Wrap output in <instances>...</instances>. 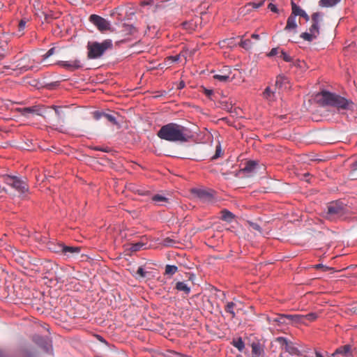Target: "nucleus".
Returning <instances> with one entry per match:
<instances>
[{
  "instance_id": "nucleus-1",
  "label": "nucleus",
  "mask_w": 357,
  "mask_h": 357,
  "mask_svg": "<svg viewBox=\"0 0 357 357\" xmlns=\"http://www.w3.org/2000/svg\"><path fill=\"white\" fill-rule=\"evenodd\" d=\"M188 129L179 124L174 123H167L160 128L158 130L157 135L161 139L168 142H187Z\"/></svg>"
},
{
  "instance_id": "nucleus-2",
  "label": "nucleus",
  "mask_w": 357,
  "mask_h": 357,
  "mask_svg": "<svg viewBox=\"0 0 357 357\" xmlns=\"http://www.w3.org/2000/svg\"><path fill=\"white\" fill-rule=\"evenodd\" d=\"M321 101L323 105H329L337 109H347L350 105H352V102L347 99L328 91H324L321 93Z\"/></svg>"
},
{
  "instance_id": "nucleus-3",
  "label": "nucleus",
  "mask_w": 357,
  "mask_h": 357,
  "mask_svg": "<svg viewBox=\"0 0 357 357\" xmlns=\"http://www.w3.org/2000/svg\"><path fill=\"white\" fill-rule=\"evenodd\" d=\"M112 42L109 39L103 40L102 43L89 42L87 44V56L89 59H96L101 57L104 53L112 48Z\"/></svg>"
},
{
  "instance_id": "nucleus-4",
  "label": "nucleus",
  "mask_w": 357,
  "mask_h": 357,
  "mask_svg": "<svg viewBox=\"0 0 357 357\" xmlns=\"http://www.w3.org/2000/svg\"><path fill=\"white\" fill-rule=\"evenodd\" d=\"M323 14L321 13H314L312 16V25L309 28V31L303 32L300 37L304 40L311 42L317 39L320 33L319 25L322 21Z\"/></svg>"
},
{
  "instance_id": "nucleus-5",
  "label": "nucleus",
  "mask_w": 357,
  "mask_h": 357,
  "mask_svg": "<svg viewBox=\"0 0 357 357\" xmlns=\"http://www.w3.org/2000/svg\"><path fill=\"white\" fill-rule=\"evenodd\" d=\"M347 213V207L340 202H333L330 203L326 207L325 212L326 218L333 220L343 217Z\"/></svg>"
},
{
  "instance_id": "nucleus-6",
  "label": "nucleus",
  "mask_w": 357,
  "mask_h": 357,
  "mask_svg": "<svg viewBox=\"0 0 357 357\" xmlns=\"http://www.w3.org/2000/svg\"><path fill=\"white\" fill-rule=\"evenodd\" d=\"M4 182L20 195H24L29 190L27 183L17 176L6 175L4 176Z\"/></svg>"
},
{
  "instance_id": "nucleus-7",
  "label": "nucleus",
  "mask_w": 357,
  "mask_h": 357,
  "mask_svg": "<svg viewBox=\"0 0 357 357\" xmlns=\"http://www.w3.org/2000/svg\"><path fill=\"white\" fill-rule=\"evenodd\" d=\"M89 21L93 23L100 31L109 30L110 28L109 22L105 18L98 15H91L89 17Z\"/></svg>"
},
{
  "instance_id": "nucleus-8",
  "label": "nucleus",
  "mask_w": 357,
  "mask_h": 357,
  "mask_svg": "<svg viewBox=\"0 0 357 357\" xmlns=\"http://www.w3.org/2000/svg\"><path fill=\"white\" fill-rule=\"evenodd\" d=\"M81 248L78 246H67L63 244L58 245V250H54L55 252L62 253L67 257H74L79 254Z\"/></svg>"
},
{
  "instance_id": "nucleus-9",
  "label": "nucleus",
  "mask_w": 357,
  "mask_h": 357,
  "mask_svg": "<svg viewBox=\"0 0 357 357\" xmlns=\"http://www.w3.org/2000/svg\"><path fill=\"white\" fill-rule=\"evenodd\" d=\"M59 65L67 70L72 71L82 68V63L79 59L66 61H61L59 62Z\"/></svg>"
},
{
  "instance_id": "nucleus-10",
  "label": "nucleus",
  "mask_w": 357,
  "mask_h": 357,
  "mask_svg": "<svg viewBox=\"0 0 357 357\" xmlns=\"http://www.w3.org/2000/svg\"><path fill=\"white\" fill-rule=\"evenodd\" d=\"M351 347L349 344L337 348L331 357H347L351 355Z\"/></svg>"
},
{
  "instance_id": "nucleus-11",
  "label": "nucleus",
  "mask_w": 357,
  "mask_h": 357,
  "mask_svg": "<svg viewBox=\"0 0 357 357\" xmlns=\"http://www.w3.org/2000/svg\"><path fill=\"white\" fill-rule=\"evenodd\" d=\"M252 357H260L264 354L263 346L258 342H253L251 344Z\"/></svg>"
},
{
  "instance_id": "nucleus-12",
  "label": "nucleus",
  "mask_w": 357,
  "mask_h": 357,
  "mask_svg": "<svg viewBox=\"0 0 357 357\" xmlns=\"http://www.w3.org/2000/svg\"><path fill=\"white\" fill-rule=\"evenodd\" d=\"M17 111L24 116L29 117L31 114L40 115L36 107H23L17 109Z\"/></svg>"
},
{
  "instance_id": "nucleus-13",
  "label": "nucleus",
  "mask_w": 357,
  "mask_h": 357,
  "mask_svg": "<svg viewBox=\"0 0 357 357\" xmlns=\"http://www.w3.org/2000/svg\"><path fill=\"white\" fill-rule=\"evenodd\" d=\"M197 196L204 202H210L213 199L212 194L205 190L197 189L193 191Z\"/></svg>"
},
{
  "instance_id": "nucleus-14",
  "label": "nucleus",
  "mask_w": 357,
  "mask_h": 357,
  "mask_svg": "<svg viewBox=\"0 0 357 357\" xmlns=\"http://www.w3.org/2000/svg\"><path fill=\"white\" fill-rule=\"evenodd\" d=\"M296 20V18L294 15H290L287 19L284 30L287 31H294V32L296 33V29L298 26Z\"/></svg>"
},
{
  "instance_id": "nucleus-15",
  "label": "nucleus",
  "mask_w": 357,
  "mask_h": 357,
  "mask_svg": "<svg viewBox=\"0 0 357 357\" xmlns=\"http://www.w3.org/2000/svg\"><path fill=\"white\" fill-rule=\"evenodd\" d=\"M268 323L275 322L279 324H288L287 314H278L275 317H269L266 318Z\"/></svg>"
},
{
  "instance_id": "nucleus-16",
  "label": "nucleus",
  "mask_w": 357,
  "mask_h": 357,
  "mask_svg": "<svg viewBox=\"0 0 357 357\" xmlns=\"http://www.w3.org/2000/svg\"><path fill=\"white\" fill-rule=\"evenodd\" d=\"M52 108L55 111V114L56 116V119L52 120L51 121L53 123H59L60 121H63L64 120V112L63 111V108L61 107L52 106Z\"/></svg>"
},
{
  "instance_id": "nucleus-17",
  "label": "nucleus",
  "mask_w": 357,
  "mask_h": 357,
  "mask_svg": "<svg viewBox=\"0 0 357 357\" xmlns=\"http://www.w3.org/2000/svg\"><path fill=\"white\" fill-rule=\"evenodd\" d=\"M253 43L250 39H243V36L241 37V40L238 43V45L245 50H250L253 47Z\"/></svg>"
},
{
  "instance_id": "nucleus-18",
  "label": "nucleus",
  "mask_w": 357,
  "mask_h": 357,
  "mask_svg": "<svg viewBox=\"0 0 357 357\" xmlns=\"http://www.w3.org/2000/svg\"><path fill=\"white\" fill-rule=\"evenodd\" d=\"M287 320L292 323H304L303 314H287Z\"/></svg>"
},
{
  "instance_id": "nucleus-19",
  "label": "nucleus",
  "mask_w": 357,
  "mask_h": 357,
  "mask_svg": "<svg viewBox=\"0 0 357 357\" xmlns=\"http://www.w3.org/2000/svg\"><path fill=\"white\" fill-rule=\"evenodd\" d=\"M283 350L291 355H298L300 353L299 350L291 342H289V343L284 346Z\"/></svg>"
},
{
  "instance_id": "nucleus-20",
  "label": "nucleus",
  "mask_w": 357,
  "mask_h": 357,
  "mask_svg": "<svg viewBox=\"0 0 357 357\" xmlns=\"http://www.w3.org/2000/svg\"><path fill=\"white\" fill-rule=\"evenodd\" d=\"M291 15H294L296 18V16H301L303 13L305 12L303 9L300 8L298 5H296L294 1H291Z\"/></svg>"
},
{
  "instance_id": "nucleus-21",
  "label": "nucleus",
  "mask_w": 357,
  "mask_h": 357,
  "mask_svg": "<svg viewBox=\"0 0 357 357\" xmlns=\"http://www.w3.org/2000/svg\"><path fill=\"white\" fill-rule=\"evenodd\" d=\"M175 288L180 291H183L185 294H189L190 292V287H189L185 282H178L176 284Z\"/></svg>"
},
{
  "instance_id": "nucleus-22",
  "label": "nucleus",
  "mask_w": 357,
  "mask_h": 357,
  "mask_svg": "<svg viewBox=\"0 0 357 357\" xmlns=\"http://www.w3.org/2000/svg\"><path fill=\"white\" fill-rule=\"evenodd\" d=\"M236 304L234 302H227L225 310L226 312L229 313L232 318L235 317L236 313L234 311V308L236 307Z\"/></svg>"
},
{
  "instance_id": "nucleus-23",
  "label": "nucleus",
  "mask_w": 357,
  "mask_h": 357,
  "mask_svg": "<svg viewBox=\"0 0 357 357\" xmlns=\"http://www.w3.org/2000/svg\"><path fill=\"white\" fill-rule=\"evenodd\" d=\"M275 92L273 91L271 87L268 86L264 91L263 95L266 99L268 100L269 101H273L275 100Z\"/></svg>"
},
{
  "instance_id": "nucleus-24",
  "label": "nucleus",
  "mask_w": 357,
  "mask_h": 357,
  "mask_svg": "<svg viewBox=\"0 0 357 357\" xmlns=\"http://www.w3.org/2000/svg\"><path fill=\"white\" fill-rule=\"evenodd\" d=\"M222 213V220L227 221L228 222H231L234 218V215L230 211L224 209L221 211Z\"/></svg>"
},
{
  "instance_id": "nucleus-25",
  "label": "nucleus",
  "mask_w": 357,
  "mask_h": 357,
  "mask_svg": "<svg viewBox=\"0 0 357 357\" xmlns=\"http://www.w3.org/2000/svg\"><path fill=\"white\" fill-rule=\"evenodd\" d=\"M341 0H320L319 4L321 7H331L336 5Z\"/></svg>"
},
{
  "instance_id": "nucleus-26",
  "label": "nucleus",
  "mask_w": 357,
  "mask_h": 357,
  "mask_svg": "<svg viewBox=\"0 0 357 357\" xmlns=\"http://www.w3.org/2000/svg\"><path fill=\"white\" fill-rule=\"evenodd\" d=\"M229 75L230 72H228V73H222V74L213 75V78L222 82H227L229 80Z\"/></svg>"
},
{
  "instance_id": "nucleus-27",
  "label": "nucleus",
  "mask_w": 357,
  "mask_h": 357,
  "mask_svg": "<svg viewBox=\"0 0 357 357\" xmlns=\"http://www.w3.org/2000/svg\"><path fill=\"white\" fill-rule=\"evenodd\" d=\"M257 165V163L255 161H253V160L248 161L245 163V165L243 167V170L244 172H251L255 169Z\"/></svg>"
},
{
  "instance_id": "nucleus-28",
  "label": "nucleus",
  "mask_w": 357,
  "mask_h": 357,
  "mask_svg": "<svg viewBox=\"0 0 357 357\" xmlns=\"http://www.w3.org/2000/svg\"><path fill=\"white\" fill-rule=\"evenodd\" d=\"M178 271V267L174 265H167L165 266V274L172 275Z\"/></svg>"
},
{
  "instance_id": "nucleus-29",
  "label": "nucleus",
  "mask_w": 357,
  "mask_h": 357,
  "mask_svg": "<svg viewBox=\"0 0 357 357\" xmlns=\"http://www.w3.org/2000/svg\"><path fill=\"white\" fill-rule=\"evenodd\" d=\"M219 104H220V107L227 111V112H230L231 109H232V105L231 103L229 102L227 100H220L219 102Z\"/></svg>"
},
{
  "instance_id": "nucleus-30",
  "label": "nucleus",
  "mask_w": 357,
  "mask_h": 357,
  "mask_svg": "<svg viewBox=\"0 0 357 357\" xmlns=\"http://www.w3.org/2000/svg\"><path fill=\"white\" fill-rule=\"evenodd\" d=\"M287 79L284 76H278L275 80V87H281L284 83L287 82Z\"/></svg>"
},
{
  "instance_id": "nucleus-31",
  "label": "nucleus",
  "mask_w": 357,
  "mask_h": 357,
  "mask_svg": "<svg viewBox=\"0 0 357 357\" xmlns=\"http://www.w3.org/2000/svg\"><path fill=\"white\" fill-rule=\"evenodd\" d=\"M145 245L144 243L138 242L136 243L131 244L130 250L131 252H137L142 249V248Z\"/></svg>"
},
{
  "instance_id": "nucleus-32",
  "label": "nucleus",
  "mask_w": 357,
  "mask_h": 357,
  "mask_svg": "<svg viewBox=\"0 0 357 357\" xmlns=\"http://www.w3.org/2000/svg\"><path fill=\"white\" fill-rule=\"evenodd\" d=\"M152 200L155 202H167L168 199L160 195H155L152 197Z\"/></svg>"
},
{
  "instance_id": "nucleus-33",
  "label": "nucleus",
  "mask_w": 357,
  "mask_h": 357,
  "mask_svg": "<svg viewBox=\"0 0 357 357\" xmlns=\"http://www.w3.org/2000/svg\"><path fill=\"white\" fill-rule=\"evenodd\" d=\"M275 341L280 344L282 350L284 348V346L287 345L289 342L286 337H278L275 339Z\"/></svg>"
},
{
  "instance_id": "nucleus-34",
  "label": "nucleus",
  "mask_w": 357,
  "mask_h": 357,
  "mask_svg": "<svg viewBox=\"0 0 357 357\" xmlns=\"http://www.w3.org/2000/svg\"><path fill=\"white\" fill-rule=\"evenodd\" d=\"M233 345L237 348L239 351H242L244 348V342L241 338H238L237 340L233 342Z\"/></svg>"
},
{
  "instance_id": "nucleus-35",
  "label": "nucleus",
  "mask_w": 357,
  "mask_h": 357,
  "mask_svg": "<svg viewBox=\"0 0 357 357\" xmlns=\"http://www.w3.org/2000/svg\"><path fill=\"white\" fill-rule=\"evenodd\" d=\"M222 154V149H221V146L220 144H219L218 145L216 146V149H215V154L211 157V160H216L217 158H218L219 157H220V155Z\"/></svg>"
},
{
  "instance_id": "nucleus-36",
  "label": "nucleus",
  "mask_w": 357,
  "mask_h": 357,
  "mask_svg": "<svg viewBox=\"0 0 357 357\" xmlns=\"http://www.w3.org/2000/svg\"><path fill=\"white\" fill-rule=\"evenodd\" d=\"M317 318V314L314 312H310L307 314L304 315V321L306 319L309 321H313Z\"/></svg>"
},
{
  "instance_id": "nucleus-37",
  "label": "nucleus",
  "mask_w": 357,
  "mask_h": 357,
  "mask_svg": "<svg viewBox=\"0 0 357 357\" xmlns=\"http://www.w3.org/2000/svg\"><path fill=\"white\" fill-rule=\"evenodd\" d=\"M181 54H176L175 56H170L167 57V61H170V63H176L180 61Z\"/></svg>"
},
{
  "instance_id": "nucleus-38",
  "label": "nucleus",
  "mask_w": 357,
  "mask_h": 357,
  "mask_svg": "<svg viewBox=\"0 0 357 357\" xmlns=\"http://www.w3.org/2000/svg\"><path fill=\"white\" fill-rule=\"evenodd\" d=\"M104 117L114 125H117L116 119L113 115L105 113Z\"/></svg>"
},
{
  "instance_id": "nucleus-39",
  "label": "nucleus",
  "mask_w": 357,
  "mask_h": 357,
  "mask_svg": "<svg viewBox=\"0 0 357 357\" xmlns=\"http://www.w3.org/2000/svg\"><path fill=\"white\" fill-rule=\"evenodd\" d=\"M284 61L290 62L291 61V57L287 54L285 52L281 51L280 56Z\"/></svg>"
},
{
  "instance_id": "nucleus-40",
  "label": "nucleus",
  "mask_w": 357,
  "mask_h": 357,
  "mask_svg": "<svg viewBox=\"0 0 357 357\" xmlns=\"http://www.w3.org/2000/svg\"><path fill=\"white\" fill-rule=\"evenodd\" d=\"M248 224L250 227H251L252 229L258 231L259 232H261V227L257 223L253 222H248Z\"/></svg>"
},
{
  "instance_id": "nucleus-41",
  "label": "nucleus",
  "mask_w": 357,
  "mask_h": 357,
  "mask_svg": "<svg viewBox=\"0 0 357 357\" xmlns=\"http://www.w3.org/2000/svg\"><path fill=\"white\" fill-rule=\"evenodd\" d=\"M163 243L166 246H172L175 243V241L170 238H166L164 239Z\"/></svg>"
},
{
  "instance_id": "nucleus-42",
  "label": "nucleus",
  "mask_w": 357,
  "mask_h": 357,
  "mask_svg": "<svg viewBox=\"0 0 357 357\" xmlns=\"http://www.w3.org/2000/svg\"><path fill=\"white\" fill-rule=\"evenodd\" d=\"M54 52H55V48L54 47H52L51 49H50L44 55H43V59H46L47 58H49L50 56H51L52 55H53L54 54Z\"/></svg>"
},
{
  "instance_id": "nucleus-43",
  "label": "nucleus",
  "mask_w": 357,
  "mask_h": 357,
  "mask_svg": "<svg viewBox=\"0 0 357 357\" xmlns=\"http://www.w3.org/2000/svg\"><path fill=\"white\" fill-rule=\"evenodd\" d=\"M105 113L100 112H95L93 113V117L96 120H100L102 117H104Z\"/></svg>"
},
{
  "instance_id": "nucleus-44",
  "label": "nucleus",
  "mask_w": 357,
  "mask_h": 357,
  "mask_svg": "<svg viewBox=\"0 0 357 357\" xmlns=\"http://www.w3.org/2000/svg\"><path fill=\"white\" fill-rule=\"evenodd\" d=\"M279 52V49L278 47L276 48H273L270 52L268 54V56H275L278 54Z\"/></svg>"
},
{
  "instance_id": "nucleus-45",
  "label": "nucleus",
  "mask_w": 357,
  "mask_h": 357,
  "mask_svg": "<svg viewBox=\"0 0 357 357\" xmlns=\"http://www.w3.org/2000/svg\"><path fill=\"white\" fill-rule=\"evenodd\" d=\"M137 273L142 278H144L146 276V273L144 271L142 267H139Z\"/></svg>"
},
{
  "instance_id": "nucleus-46",
  "label": "nucleus",
  "mask_w": 357,
  "mask_h": 357,
  "mask_svg": "<svg viewBox=\"0 0 357 357\" xmlns=\"http://www.w3.org/2000/svg\"><path fill=\"white\" fill-rule=\"evenodd\" d=\"M268 8L272 11V12H274V13H278V9L277 8V6L272 3H270L268 6Z\"/></svg>"
},
{
  "instance_id": "nucleus-47",
  "label": "nucleus",
  "mask_w": 357,
  "mask_h": 357,
  "mask_svg": "<svg viewBox=\"0 0 357 357\" xmlns=\"http://www.w3.org/2000/svg\"><path fill=\"white\" fill-rule=\"evenodd\" d=\"M263 4H264V1H260L258 3H255L254 2V3H251L252 7L255 8H258L261 7Z\"/></svg>"
},
{
  "instance_id": "nucleus-48",
  "label": "nucleus",
  "mask_w": 357,
  "mask_h": 357,
  "mask_svg": "<svg viewBox=\"0 0 357 357\" xmlns=\"http://www.w3.org/2000/svg\"><path fill=\"white\" fill-rule=\"evenodd\" d=\"M357 171V161L352 164V172L351 174H354L355 172ZM353 176V179H356V178L354 177V175H351Z\"/></svg>"
},
{
  "instance_id": "nucleus-49",
  "label": "nucleus",
  "mask_w": 357,
  "mask_h": 357,
  "mask_svg": "<svg viewBox=\"0 0 357 357\" xmlns=\"http://www.w3.org/2000/svg\"><path fill=\"white\" fill-rule=\"evenodd\" d=\"M26 21L21 20L19 23V31H22L26 26Z\"/></svg>"
},
{
  "instance_id": "nucleus-50",
  "label": "nucleus",
  "mask_w": 357,
  "mask_h": 357,
  "mask_svg": "<svg viewBox=\"0 0 357 357\" xmlns=\"http://www.w3.org/2000/svg\"><path fill=\"white\" fill-rule=\"evenodd\" d=\"M17 67L20 69L22 70L23 71H26V70H28L29 69V67H27V66H26L24 65H22L21 63H19L17 64Z\"/></svg>"
},
{
  "instance_id": "nucleus-51",
  "label": "nucleus",
  "mask_w": 357,
  "mask_h": 357,
  "mask_svg": "<svg viewBox=\"0 0 357 357\" xmlns=\"http://www.w3.org/2000/svg\"><path fill=\"white\" fill-rule=\"evenodd\" d=\"M314 267L316 269L324 268V271H327L329 269L328 267L324 266L323 264H321L315 265Z\"/></svg>"
},
{
  "instance_id": "nucleus-52",
  "label": "nucleus",
  "mask_w": 357,
  "mask_h": 357,
  "mask_svg": "<svg viewBox=\"0 0 357 357\" xmlns=\"http://www.w3.org/2000/svg\"><path fill=\"white\" fill-rule=\"evenodd\" d=\"M204 93H205L208 97H210V96H211V95H212V93H213V91H212V90H209V89H204Z\"/></svg>"
},
{
  "instance_id": "nucleus-53",
  "label": "nucleus",
  "mask_w": 357,
  "mask_h": 357,
  "mask_svg": "<svg viewBox=\"0 0 357 357\" xmlns=\"http://www.w3.org/2000/svg\"><path fill=\"white\" fill-rule=\"evenodd\" d=\"M93 149L96 150V151H103V152H108L107 149H103V148H101V147H98V146L94 147Z\"/></svg>"
},
{
  "instance_id": "nucleus-54",
  "label": "nucleus",
  "mask_w": 357,
  "mask_h": 357,
  "mask_svg": "<svg viewBox=\"0 0 357 357\" xmlns=\"http://www.w3.org/2000/svg\"><path fill=\"white\" fill-rule=\"evenodd\" d=\"M301 17H303V18L305 20V21H307H307H309V20H310V17H309V15L305 13V11L303 13V15H302Z\"/></svg>"
},
{
  "instance_id": "nucleus-55",
  "label": "nucleus",
  "mask_w": 357,
  "mask_h": 357,
  "mask_svg": "<svg viewBox=\"0 0 357 357\" xmlns=\"http://www.w3.org/2000/svg\"><path fill=\"white\" fill-rule=\"evenodd\" d=\"M251 38L255 39V40H259V38H260V36L258 34L253 33V34L251 35Z\"/></svg>"
},
{
  "instance_id": "nucleus-56",
  "label": "nucleus",
  "mask_w": 357,
  "mask_h": 357,
  "mask_svg": "<svg viewBox=\"0 0 357 357\" xmlns=\"http://www.w3.org/2000/svg\"><path fill=\"white\" fill-rule=\"evenodd\" d=\"M138 192L139 195H145L148 193V192H142L141 190H138Z\"/></svg>"
},
{
  "instance_id": "nucleus-57",
  "label": "nucleus",
  "mask_w": 357,
  "mask_h": 357,
  "mask_svg": "<svg viewBox=\"0 0 357 357\" xmlns=\"http://www.w3.org/2000/svg\"><path fill=\"white\" fill-rule=\"evenodd\" d=\"M351 311L353 312V313L354 314H357V307H353L351 309Z\"/></svg>"
},
{
  "instance_id": "nucleus-58",
  "label": "nucleus",
  "mask_w": 357,
  "mask_h": 357,
  "mask_svg": "<svg viewBox=\"0 0 357 357\" xmlns=\"http://www.w3.org/2000/svg\"><path fill=\"white\" fill-rule=\"evenodd\" d=\"M188 22H183L182 23V26L185 28V29H187V26H188Z\"/></svg>"
},
{
  "instance_id": "nucleus-59",
  "label": "nucleus",
  "mask_w": 357,
  "mask_h": 357,
  "mask_svg": "<svg viewBox=\"0 0 357 357\" xmlns=\"http://www.w3.org/2000/svg\"><path fill=\"white\" fill-rule=\"evenodd\" d=\"M134 31H135V29L133 26H130V32L132 33Z\"/></svg>"
},
{
  "instance_id": "nucleus-60",
  "label": "nucleus",
  "mask_w": 357,
  "mask_h": 357,
  "mask_svg": "<svg viewBox=\"0 0 357 357\" xmlns=\"http://www.w3.org/2000/svg\"><path fill=\"white\" fill-rule=\"evenodd\" d=\"M316 356L317 357H324L320 353L316 352Z\"/></svg>"
},
{
  "instance_id": "nucleus-61",
  "label": "nucleus",
  "mask_w": 357,
  "mask_h": 357,
  "mask_svg": "<svg viewBox=\"0 0 357 357\" xmlns=\"http://www.w3.org/2000/svg\"><path fill=\"white\" fill-rule=\"evenodd\" d=\"M183 87H184V84L183 82H181L178 88L182 89Z\"/></svg>"
},
{
  "instance_id": "nucleus-62",
  "label": "nucleus",
  "mask_w": 357,
  "mask_h": 357,
  "mask_svg": "<svg viewBox=\"0 0 357 357\" xmlns=\"http://www.w3.org/2000/svg\"><path fill=\"white\" fill-rule=\"evenodd\" d=\"M51 249L53 250V251L54 252V250H58V245H54V248H52Z\"/></svg>"
}]
</instances>
